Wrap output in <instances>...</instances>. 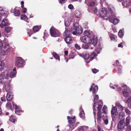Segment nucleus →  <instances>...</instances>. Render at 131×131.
Masks as SVG:
<instances>
[{
	"label": "nucleus",
	"mask_w": 131,
	"mask_h": 131,
	"mask_svg": "<svg viewBox=\"0 0 131 131\" xmlns=\"http://www.w3.org/2000/svg\"><path fill=\"white\" fill-rule=\"evenodd\" d=\"M88 46L86 44H83L82 45L83 48L85 49H87L88 48Z\"/></svg>",
	"instance_id": "8fccbe9b"
},
{
	"label": "nucleus",
	"mask_w": 131,
	"mask_h": 131,
	"mask_svg": "<svg viewBox=\"0 0 131 131\" xmlns=\"http://www.w3.org/2000/svg\"><path fill=\"white\" fill-rule=\"evenodd\" d=\"M123 93L125 97H127L129 96V93L126 91H123Z\"/></svg>",
	"instance_id": "c9c22d12"
},
{
	"label": "nucleus",
	"mask_w": 131,
	"mask_h": 131,
	"mask_svg": "<svg viewBox=\"0 0 131 131\" xmlns=\"http://www.w3.org/2000/svg\"><path fill=\"white\" fill-rule=\"evenodd\" d=\"M109 12H108L109 13V15H110L111 16L112 15H114L113 14V11L112 10V9L111 8H109Z\"/></svg>",
	"instance_id": "de8ad7c7"
},
{
	"label": "nucleus",
	"mask_w": 131,
	"mask_h": 131,
	"mask_svg": "<svg viewBox=\"0 0 131 131\" xmlns=\"http://www.w3.org/2000/svg\"><path fill=\"white\" fill-rule=\"evenodd\" d=\"M13 107L15 109V113L18 115H20V114L23 112L20 109L19 107L15 104L14 103H13Z\"/></svg>",
	"instance_id": "6e6552de"
},
{
	"label": "nucleus",
	"mask_w": 131,
	"mask_h": 131,
	"mask_svg": "<svg viewBox=\"0 0 131 131\" xmlns=\"http://www.w3.org/2000/svg\"><path fill=\"white\" fill-rule=\"evenodd\" d=\"M80 117L82 118H84V114L83 111H82L80 113Z\"/></svg>",
	"instance_id": "37998d69"
},
{
	"label": "nucleus",
	"mask_w": 131,
	"mask_h": 131,
	"mask_svg": "<svg viewBox=\"0 0 131 131\" xmlns=\"http://www.w3.org/2000/svg\"><path fill=\"white\" fill-rule=\"evenodd\" d=\"M118 35L119 37L120 38H123L124 36V33L122 30L120 29L119 30L118 32Z\"/></svg>",
	"instance_id": "2f4dec72"
},
{
	"label": "nucleus",
	"mask_w": 131,
	"mask_h": 131,
	"mask_svg": "<svg viewBox=\"0 0 131 131\" xmlns=\"http://www.w3.org/2000/svg\"><path fill=\"white\" fill-rule=\"evenodd\" d=\"M122 44H123V43L122 42L118 45V47H119L122 48L123 47V46L122 45Z\"/></svg>",
	"instance_id": "e2e57ef3"
},
{
	"label": "nucleus",
	"mask_w": 131,
	"mask_h": 131,
	"mask_svg": "<svg viewBox=\"0 0 131 131\" xmlns=\"http://www.w3.org/2000/svg\"><path fill=\"white\" fill-rule=\"evenodd\" d=\"M72 33V31L71 32L68 30H66L64 33L63 35L64 36H65L66 37L70 36V34Z\"/></svg>",
	"instance_id": "393cba45"
},
{
	"label": "nucleus",
	"mask_w": 131,
	"mask_h": 131,
	"mask_svg": "<svg viewBox=\"0 0 131 131\" xmlns=\"http://www.w3.org/2000/svg\"><path fill=\"white\" fill-rule=\"evenodd\" d=\"M95 84L93 83L92 84V85L91 86L90 88L89 89V91H90L91 92V91L92 90L93 88V86H94Z\"/></svg>",
	"instance_id": "0e129e2a"
},
{
	"label": "nucleus",
	"mask_w": 131,
	"mask_h": 131,
	"mask_svg": "<svg viewBox=\"0 0 131 131\" xmlns=\"http://www.w3.org/2000/svg\"><path fill=\"white\" fill-rule=\"evenodd\" d=\"M7 12L4 10V9H2V10H0V14L2 15H4L6 14Z\"/></svg>",
	"instance_id": "ea45409f"
},
{
	"label": "nucleus",
	"mask_w": 131,
	"mask_h": 131,
	"mask_svg": "<svg viewBox=\"0 0 131 131\" xmlns=\"http://www.w3.org/2000/svg\"><path fill=\"white\" fill-rule=\"evenodd\" d=\"M10 25L8 23V20L7 19H3L2 22V23L0 24V27L2 28L4 26L9 25Z\"/></svg>",
	"instance_id": "ddd939ff"
},
{
	"label": "nucleus",
	"mask_w": 131,
	"mask_h": 131,
	"mask_svg": "<svg viewBox=\"0 0 131 131\" xmlns=\"http://www.w3.org/2000/svg\"><path fill=\"white\" fill-rule=\"evenodd\" d=\"M112 116V119L113 121L115 120V119H116L117 118V114H115V115H113Z\"/></svg>",
	"instance_id": "603ef678"
},
{
	"label": "nucleus",
	"mask_w": 131,
	"mask_h": 131,
	"mask_svg": "<svg viewBox=\"0 0 131 131\" xmlns=\"http://www.w3.org/2000/svg\"><path fill=\"white\" fill-rule=\"evenodd\" d=\"M86 2L88 6L92 7L95 4V2L92 1V0H88L86 1Z\"/></svg>",
	"instance_id": "2eb2a0df"
},
{
	"label": "nucleus",
	"mask_w": 131,
	"mask_h": 131,
	"mask_svg": "<svg viewBox=\"0 0 131 131\" xmlns=\"http://www.w3.org/2000/svg\"><path fill=\"white\" fill-rule=\"evenodd\" d=\"M71 22V20H70V22L68 21V20H66L65 21V26L67 27H68L70 25V23Z\"/></svg>",
	"instance_id": "c03bdc74"
},
{
	"label": "nucleus",
	"mask_w": 131,
	"mask_h": 131,
	"mask_svg": "<svg viewBox=\"0 0 131 131\" xmlns=\"http://www.w3.org/2000/svg\"><path fill=\"white\" fill-rule=\"evenodd\" d=\"M103 104L102 102L100 100L99 101L98 107H97V110L96 115V119L97 123H101L102 119L104 120L105 119V116L103 114V112H101V109Z\"/></svg>",
	"instance_id": "f257e3e1"
},
{
	"label": "nucleus",
	"mask_w": 131,
	"mask_h": 131,
	"mask_svg": "<svg viewBox=\"0 0 131 131\" xmlns=\"http://www.w3.org/2000/svg\"><path fill=\"white\" fill-rule=\"evenodd\" d=\"M82 39L83 42L85 43H89L92 41L91 38L86 35H85L83 37Z\"/></svg>",
	"instance_id": "0eeeda50"
},
{
	"label": "nucleus",
	"mask_w": 131,
	"mask_h": 131,
	"mask_svg": "<svg viewBox=\"0 0 131 131\" xmlns=\"http://www.w3.org/2000/svg\"><path fill=\"white\" fill-rule=\"evenodd\" d=\"M71 30L72 34L74 35L80 34L82 32V28L78 26V25L77 23H73V27L71 28Z\"/></svg>",
	"instance_id": "f03ea898"
},
{
	"label": "nucleus",
	"mask_w": 131,
	"mask_h": 131,
	"mask_svg": "<svg viewBox=\"0 0 131 131\" xmlns=\"http://www.w3.org/2000/svg\"><path fill=\"white\" fill-rule=\"evenodd\" d=\"M13 98V95L11 92L7 93L6 96V99L7 101H10Z\"/></svg>",
	"instance_id": "4468645a"
},
{
	"label": "nucleus",
	"mask_w": 131,
	"mask_h": 131,
	"mask_svg": "<svg viewBox=\"0 0 131 131\" xmlns=\"http://www.w3.org/2000/svg\"><path fill=\"white\" fill-rule=\"evenodd\" d=\"M24 60L23 59L20 57H17L15 60V65L18 67H23L24 65Z\"/></svg>",
	"instance_id": "20e7f679"
},
{
	"label": "nucleus",
	"mask_w": 131,
	"mask_h": 131,
	"mask_svg": "<svg viewBox=\"0 0 131 131\" xmlns=\"http://www.w3.org/2000/svg\"><path fill=\"white\" fill-rule=\"evenodd\" d=\"M50 32L51 36L53 37H59L60 35V33L58 30L54 28L51 27Z\"/></svg>",
	"instance_id": "7ed1b4c3"
},
{
	"label": "nucleus",
	"mask_w": 131,
	"mask_h": 131,
	"mask_svg": "<svg viewBox=\"0 0 131 131\" xmlns=\"http://www.w3.org/2000/svg\"><path fill=\"white\" fill-rule=\"evenodd\" d=\"M116 88L117 89V90L118 91H121L122 90V88L120 87H118L117 86L116 87Z\"/></svg>",
	"instance_id": "69168bd1"
},
{
	"label": "nucleus",
	"mask_w": 131,
	"mask_h": 131,
	"mask_svg": "<svg viewBox=\"0 0 131 131\" xmlns=\"http://www.w3.org/2000/svg\"><path fill=\"white\" fill-rule=\"evenodd\" d=\"M117 111V108L115 107H113L111 112L112 115H115V114L116 112Z\"/></svg>",
	"instance_id": "7c9ffc66"
},
{
	"label": "nucleus",
	"mask_w": 131,
	"mask_h": 131,
	"mask_svg": "<svg viewBox=\"0 0 131 131\" xmlns=\"http://www.w3.org/2000/svg\"><path fill=\"white\" fill-rule=\"evenodd\" d=\"M83 57L85 60H89L90 58V55L88 52H84L82 53Z\"/></svg>",
	"instance_id": "f3484780"
},
{
	"label": "nucleus",
	"mask_w": 131,
	"mask_h": 131,
	"mask_svg": "<svg viewBox=\"0 0 131 131\" xmlns=\"http://www.w3.org/2000/svg\"><path fill=\"white\" fill-rule=\"evenodd\" d=\"M78 131H84V130L82 127H81L79 128Z\"/></svg>",
	"instance_id": "774afa93"
},
{
	"label": "nucleus",
	"mask_w": 131,
	"mask_h": 131,
	"mask_svg": "<svg viewBox=\"0 0 131 131\" xmlns=\"http://www.w3.org/2000/svg\"><path fill=\"white\" fill-rule=\"evenodd\" d=\"M74 58V56H73V54H70L69 56V59H73Z\"/></svg>",
	"instance_id": "680f3d73"
},
{
	"label": "nucleus",
	"mask_w": 131,
	"mask_h": 131,
	"mask_svg": "<svg viewBox=\"0 0 131 131\" xmlns=\"http://www.w3.org/2000/svg\"><path fill=\"white\" fill-rule=\"evenodd\" d=\"M110 21L113 23L114 24L117 23L118 22V20L117 19H115L114 16V15H112L108 17V18Z\"/></svg>",
	"instance_id": "9d476101"
},
{
	"label": "nucleus",
	"mask_w": 131,
	"mask_h": 131,
	"mask_svg": "<svg viewBox=\"0 0 131 131\" xmlns=\"http://www.w3.org/2000/svg\"><path fill=\"white\" fill-rule=\"evenodd\" d=\"M125 116L124 113L123 112H119L118 115V118L119 119H121L122 118Z\"/></svg>",
	"instance_id": "72a5a7b5"
},
{
	"label": "nucleus",
	"mask_w": 131,
	"mask_h": 131,
	"mask_svg": "<svg viewBox=\"0 0 131 131\" xmlns=\"http://www.w3.org/2000/svg\"><path fill=\"white\" fill-rule=\"evenodd\" d=\"M107 107L105 106H104L102 108V111H103V113H105L106 114H107Z\"/></svg>",
	"instance_id": "58836bf2"
},
{
	"label": "nucleus",
	"mask_w": 131,
	"mask_h": 131,
	"mask_svg": "<svg viewBox=\"0 0 131 131\" xmlns=\"http://www.w3.org/2000/svg\"><path fill=\"white\" fill-rule=\"evenodd\" d=\"M14 15L16 16H18L19 15L20 12L18 9L15 8L14 9Z\"/></svg>",
	"instance_id": "4be33fe9"
},
{
	"label": "nucleus",
	"mask_w": 131,
	"mask_h": 131,
	"mask_svg": "<svg viewBox=\"0 0 131 131\" xmlns=\"http://www.w3.org/2000/svg\"><path fill=\"white\" fill-rule=\"evenodd\" d=\"M75 47L77 49L79 50L80 49V47L79 45L77 44H76L75 45Z\"/></svg>",
	"instance_id": "5fc2aeb1"
},
{
	"label": "nucleus",
	"mask_w": 131,
	"mask_h": 131,
	"mask_svg": "<svg viewBox=\"0 0 131 131\" xmlns=\"http://www.w3.org/2000/svg\"><path fill=\"white\" fill-rule=\"evenodd\" d=\"M6 107L8 108L11 109L12 108V105L9 102H8L6 104Z\"/></svg>",
	"instance_id": "e433bc0d"
},
{
	"label": "nucleus",
	"mask_w": 131,
	"mask_h": 131,
	"mask_svg": "<svg viewBox=\"0 0 131 131\" xmlns=\"http://www.w3.org/2000/svg\"><path fill=\"white\" fill-rule=\"evenodd\" d=\"M131 102V97H130L127 99L125 103H129Z\"/></svg>",
	"instance_id": "864d4df0"
},
{
	"label": "nucleus",
	"mask_w": 131,
	"mask_h": 131,
	"mask_svg": "<svg viewBox=\"0 0 131 131\" xmlns=\"http://www.w3.org/2000/svg\"><path fill=\"white\" fill-rule=\"evenodd\" d=\"M126 131H131V126L130 125L128 126Z\"/></svg>",
	"instance_id": "bf43d9fd"
},
{
	"label": "nucleus",
	"mask_w": 131,
	"mask_h": 131,
	"mask_svg": "<svg viewBox=\"0 0 131 131\" xmlns=\"http://www.w3.org/2000/svg\"><path fill=\"white\" fill-rule=\"evenodd\" d=\"M6 75L8 77H10L11 78H13L16 76L17 72H13L10 70L5 71Z\"/></svg>",
	"instance_id": "1a4fd4ad"
},
{
	"label": "nucleus",
	"mask_w": 131,
	"mask_h": 131,
	"mask_svg": "<svg viewBox=\"0 0 131 131\" xmlns=\"http://www.w3.org/2000/svg\"><path fill=\"white\" fill-rule=\"evenodd\" d=\"M98 14L102 17H106L108 18L109 13L105 9H102V10H99L98 12Z\"/></svg>",
	"instance_id": "39448f33"
},
{
	"label": "nucleus",
	"mask_w": 131,
	"mask_h": 131,
	"mask_svg": "<svg viewBox=\"0 0 131 131\" xmlns=\"http://www.w3.org/2000/svg\"><path fill=\"white\" fill-rule=\"evenodd\" d=\"M96 104L95 103H94V104L93 105V113L94 115V119H95V120L96 119V108H95V107H96V106H95V104Z\"/></svg>",
	"instance_id": "a878e982"
},
{
	"label": "nucleus",
	"mask_w": 131,
	"mask_h": 131,
	"mask_svg": "<svg viewBox=\"0 0 131 131\" xmlns=\"http://www.w3.org/2000/svg\"><path fill=\"white\" fill-rule=\"evenodd\" d=\"M125 111L126 113L128 115H130V111L127 108H125Z\"/></svg>",
	"instance_id": "49530a36"
},
{
	"label": "nucleus",
	"mask_w": 131,
	"mask_h": 131,
	"mask_svg": "<svg viewBox=\"0 0 131 131\" xmlns=\"http://www.w3.org/2000/svg\"><path fill=\"white\" fill-rule=\"evenodd\" d=\"M99 98V96L97 94H95L94 95L93 99L94 102H95L97 101Z\"/></svg>",
	"instance_id": "4c0bfd02"
},
{
	"label": "nucleus",
	"mask_w": 131,
	"mask_h": 131,
	"mask_svg": "<svg viewBox=\"0 0 131 131\" xmlns=\"http://www.w3.org/2000/svg\"><path fill=\"white\" fill-rule=\"evenodd\" d=\"M73 122L72 123H70V127L71 130H73L77 125V124L75 123V121H74L73 120Z\"/></svg>",
	"instance_id": "412c9836"
},
{
	"label": "nucleus",
	"mask_w": 131,
	"mask_h": 131,
	"mask_svg": "<svg viewBox=\"0 0 131 131\" xmlns=\"http://www.w3.org/2000/svg\"><path fill=\"white\" fill-rule=\"evenodd\" d=\"M75 116H73L72 117H71L69 116H68L67 117V118L68 120V122L69 123H72L73 122V120L74 121H75V120L74 119L75 118Z\"/></svg>",
	"instance_id": "aec40b11"
},
{
	"label": "nucleus",
	"mask_w": 131,
	"mask_h": 131,
	"mask_svg": "<svg viewBox=\"0 0 131 131\" xmlns=\"http://www.w3.org/2000/svg\"><path fill=\"white\" fill-rule=\"evenodd\" d=\"M68 8L70 9H73L74 7L72 4H70L68 6Z\"/></svg>",
	"instance_id": "052dcab7"
},
{
	"label": "nucleus",
	"mask_w": 131,
	"mask_h": 131,
	"mask_svg": "<svg viewBox=\"0 0 131 131\" xmlns=\"http://www.w3.org/2000/svg\"><path fill=\"white\" fill-rule=\"evenodd\" d=\"M0 49L3 52L9 51L10 50L9 45L7 44L3 45Z\"/></svg>",
	"instance_id": "9b49d317"
},
{
	"label": "nucleus",
	"mask_w": 131,
	"mask_h": 131,
	"mask_svg": "<svg viewBox=\"0 0 131 131\" xmlns=\"http://www.w3.org/2000/svg\"><path fill=\"white\" fill-rule=\"evenodd\" d=\"M5 89L7 92H9L11 91V88L9 84H8L5 85Z\"/></svg>",
	"instance_id": "bb28decb"
},
{
	"label": "nucleus",
	"mask_w": 131,
	"mask_h": 131,
	"mask_svg": "<svg viewBox=\"0 0 131 131\" xmlns=\"http://www.w3.org/2000/svg\"><path fill=\"white\" fill-rule=\"evenodd\" d=\"M102 49V47L100 43H99L96 49L97 53H100V52L101 51Z\"/></svg>",
	"instance_id": "5701e85b"
},
{
	"label": "nucleus",
	"mask_w": 131,
	"mask_h": 131,
	"mask_svg": "<svg viewBox=\"0 0 131 131\" xmlns=\"http://www.w3.org/2000/svg\"><path fill=\"white\" fill-rule=\"evenodd\" d=\"M110 37L112 40H113L114 41H116L115 38V36L113 34H111L110 36Z\"/></svg>",
	"instance_id": "79ce46f5"
},
{
	"label": "nucleus",
	"mask_w": 131,
	"mask_h": 131,
	"mask_svg": "<svg viewBox=\"0 0 131 131\" xmlns=\"http://www.w3.org/2000/svg\"><path fill=\"white\" fill-rule=\"evenodd\" d=\"M66 1V0H59V1L60 3L62 4L64 3Z\"/></svg>",
	"instance_id": "6e6d98bb"
},
{
	"label": "nucleus",
	"mask_w": 131,
	"mask_h": 131,
	"mask_svg": "<svg viewBox=\"0 0 131 131\" xmlns=\"http://www.w3.org/2000/svg\"><path fill=\"white\" fill-rule=\"evenodd\" d=\"M20 19L21 20H24L28 22L27 21L28 20V18L25 14L21 15Z\"/></svg>",
	"instance_id": "c85d7f7f"
},
{
	"label": "nucleus",
	"mask_w": 131,
	"mask_h": 131,
	"mask_svg": "<svg viewBox=\"0 0 131 131\" xmlns=\"http://www.w3.org/2000/svg\"><path fill=\"white\" fill-rule=\"evenodd\" d=\"M12 28L10 27H6L5 28V31L7 33L10 32L11 31Z\"/></svg>",
	"instance_id": "b1692460"
},
{
	"label": "nucleus",
	"mask_w": 131,
	"mask_h": 131,
	"mask_svg": "<svg viewBox=\"0 0 131 131\" xmlns=\"http://www.w3.org/2000/svg\"><path fill=\"white\" fill-rule=\"evenodd\" d=\"M64 40L67 44H70L72 42V39L70 36L66 37Z\"/></svg>",
	"instance_id": "dca6fc26"
},
{
	"label": "nucleus",
	"mask_w": 131,
	"mask_h": 131,
	"mask_svg": "<svg viewBox=\"0 0 131 131\" xmlns=\"http://www.w3.org/2000/svg\"><path fill=\"white\" fill-rule=\"evenodd\" d=\"M122 67L121 66H119L117 68V73L118 74L122 73Z\"/></svg>",
	"instance_id": "a19ab883"
},
{
	"label": "nucleus",
	"mask_w": 131,
	"mask_h": 131,
	"mask_svg": "<svg viewBox=\"0 0 131 131\" xmlns=\"http://www.w3.org/2000/svg\"><path fill=\"white\" fill-rule=\"evenodd\" d=\"M104 121V123L105 125H107L108 123V120L107 119H104V120H103Z\"/></svg>",
	"instance_id": "13d9d810"
},
{
	"label": "nucleus",
	"mask_w": 131,
	"mask_h": 131,
	"mask_svg": "<svg viewBox=\"0 0 131 131\" xmlns=\"http://www.w3.org/2000/svg\"><path fill=\"white\" fill-rule=\"evenodd\" d=\"M4 64L2 62L0 61V69H2L4 67Z\"/></svg>",
	"instance_id": "3c124183"
},
{
	"label": "nucleus",
	"mask_w": 131,
	"mask_h": 131,
	"mask_svg": "<svg viewBox=\"0 0 131 131\" xmlns=\"http://www.w3.org/2000/svg\"><path fill=\"white\" fill-rule=\"evenodd\" d=\"M121 87L122 88H123L125 90H127L128 89L127 86L126 85H124L123 84H122Z\"/></svg>",
	"instance_id": "09e8293b"
},
{
	"label": "nucleus",
	"mask_w": 131,
	"mask_h": 131,
	"mask_svg": "<svg viewBox=\"0 0 131 131\" xmlns=\"http://www.w3.org/2000/svg\"><path fill=\"white\" fill-rule=\"evenodd\" d=\"M98 89V86L97 85H95L93 89V94L96 93L97 92Z\"/></svg>",
	"instance_id": "c756f323"
},
{
	"label": "nucleus",
	"mask_w": 131,
	"mask_h": 131,
	"mask_svg": "<svg viewBox=\"0 0 131 131\" xmlns=\"http://www.w3.org/2000/svg\"><path fill=\"white\" fill-rule=\"evenodd\" d=\"M21 8H23L24 7V2L23 1H22L21 2Z\"/></svg>",
	"instance_id": "338daca9"
},
{
	"label": "nucleus",
	"mask_w": 131,
	"mask_h": 131,
	"mask_svg": "<svg viewBox=\"0 0 131 131\" xmlns=\"http://www.w3.org/2000/svg\"><path fill=\"white\" fill-rule=\"evenodd\" d=\"M97 55L95 52H93L91 53L90 56V58L89 60L86 61L87 63H89L90 61L92 60L93 59L96 58Z\"/></svg>",
	"instance_id": "f8f14e48"
},
{
	"label": "nucleus",
	"mask_w": 131,
	"mask_h": 131,
	"mask_svg": "<svg viewBox=\"0 0 131 131\" xmlns=\"http://www.w3.org/2000/svg\"><path fill=\"white\" fill-rule=\"evenodd\" d=\"M116 106L118 107V109L121 112L123 111L124 109V107H123L119 103H118L116 105Z\"/></svg>",
	"instance_id": "cd10ccee"
},
{
	"label": "nucleus",
	"mask_w": 131,
	"mask_h": 131,
	"mask_svg": "<svg viewBox=\"0 0 131 131\" xmlns=\"http://www.w3.org/2000/svg\"><path fill=\"white\" fill-rule=\"evenodd\" d=\"M33 31L34 32H37L39 30L38 26H35L33 28Z\"/></svg>",
	"instance_id": "a18cd8bd"
},
{
	"label": "nucleus",
	"mask_w": 131,
	"mask_h": 131,
	"mask_svg": "<svg viewBox=\"0 0 131 131\" xmlns=\"http://www.w3.org/2000/svg\"><path fill=\"white\" fill-rule=\"evenodd\" d=\"M92 44L94 46H96L98 42L97 37L95 36H93L92 38Z\"/></svg>",
	"instance_id": "a211bd4d"
},
{
	"label": "nucleus",
	"mask_w": 131,
	"mask_h": 131,
	"mask_svg": "<svg viewBox=\"0 0 131 131\" xmlns=\"http://www.w3.org/2000/svg\"><path fill=\"white\" fill-rule=\"evenodd\" d=\"M92 71L93 73H95L98 72L99 70L95 68L92 69Z\"/></svg>",
	"instance_id": "4d7b16f0"
},
{
	"label": "nucleus",
	"mask_w": 131,
	"mask_h": 131,
	"mask_svg": "<svg viewBox=\"0 0 131 131\" xmlns=\"http://www.w3.org/2000/svg\"><path fill=\"white\" fill-rule=\"evenodd\" d=\"M125 120L123 119L120 120L117 125V130L118 131H122L124 127Z\"/></svg>",
	"instance_id": "423d86ee"
},
{
	"label": "nucleus",
	"mask_w": 131,
	"mask_h": 131,
	"mask_svg": "<svg viewBox=\"0 0 131 131\" xmlns=\"http://www.w3.org/2000/svg\"><path fill=\"white\" fill-rule=\"evenodd\" d=\"M130 123L129 122V117H127L126 118L125 125L126 126H128Z\"/></svg>",
	"instance_id": "f704fd0d"
},
{
	"label": "nucleus",
	"mask_w": 131,
	"mask_h": 131,
	"mask_svg": "<svg viewBox=\"0 0 131 131\" xmlns=\"http://www.w3.org/2000/svg\"><path fill=\"white\" fill-rule=\"evenodd\" d=\"M53 55L56 59L59 60H60V57L58 55L56 52H53Z\"/></svg>",
	"instance_id": "473e14b6"
},
{
	"label": "nucleus",
	"mask_w": 131,
	"mask_h": 131,
	"mask_svg": "<svg viewBox=\"0 0 131 131\" xmlns=\"http://www.w3.org/2000/svg\"><path fill=\"white\" fill-rule=\"evenodd\" d=\"M17 119L16 116L13 115H12L9 119L10 121L14 123L15 121H17Z\"/></svg>",
	"instance_id": "6ab92c4d"
}]
</instances>
